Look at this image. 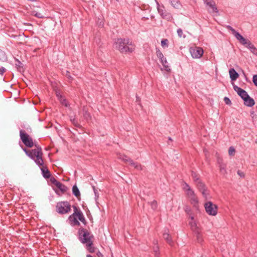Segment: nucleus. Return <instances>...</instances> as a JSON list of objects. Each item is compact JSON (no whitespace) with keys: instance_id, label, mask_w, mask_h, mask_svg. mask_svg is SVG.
Here are the masks:
<instances>
[{"instance_id":"nucleus-1","label":"nucleus","mask_w":257,"mask_h":257,"mask_svg":"<svg viewBox=\"0 0 257 257\" xmlns=\"http://www.w3.org/2000/svg\"><path fill=\"white\" fill-rule=\"evenodd\" d=\"M114 48L121 53H131L134 52L136 46L128 39L119 38L114 44Z\"/></svg>"},{"instance_id":"nucleus-2","label":"nucleus","mask_w":257,"mask_h":257,"mask_svg":"<svg viewBox=\"0 0 257 257\" xmlns=\"http://www.w3.org/2000/svg\"><path fill=\"white\" fill-rule=\"evenodd\" d=\"M226 28L228 30L231 32L232 34L241 44L245 46L246 48L249 49L250 52L253 54L257 56V49L249 40L245 39L242 35H241L238 32H236L231 26H227Z\"/></svg>"},{"instance_id":"nucleus-3","label":"nucleus","mask_w":257,"mask_h":257,"mask_svg":"<svg viewBox=\"0 0 257 257\" xmlns=\"http://www.w3.org/2000/svg\"><path fill=\"white\" fill-rule=\"evenodd\" d=\"M26 154L39 166H42L43 164V152L40 147H37V149H33L31 151L23 149Z\"/></svg>"},{"instance_id":"nucleus-4","label":"nucleus","mask_w":257,"mask_h":257,"mask_svg":"<svg viewBox=\"0 0 257 257\" xmlns=\"http://www.w3.org/2000/svg\"><path fill=\"white\" fill-rule=\"evenodd\" d=\"M183 189L185 192L187 197L189 199L190 203L195 208H197L198 204V199L194 191L185 182L183 184Z\"/></svg>"},{"instance_id":"nucleus-5","label":"nucleus","mask_w":257,"mask_h":257,"mask_svg":"<svg viewBox=\"0 0 257 257\" xmlns=\"http://www.w3.org/2000/svg\"><path fill=\"white\" fill-rule=\"evenodd\" d=\"M20 136L21 140L24 145L29 148H32L34 146V143L32 139L24 130L20 131Z\"/></svg>"},{"instance_id":"nucleus-6","label":"nucleus","mask_w":257,"mask_h":257,"mask_svg":"<svg viewBox=\"0 0 257 257\" xmlns=\"http://www.w3.org/2000/svg\"><path fill=\"white\" fill-rule=\"evenodd\" d=\"M56 208L59 213L65 214L71 211V205L68 202H60L57 203Z\"/></svg>"},{"instance_id":"nucleus-7","label":"nucleus","mask_w":257,"mask_h":257,"mask_svg":"<svg viewBox=\"0 0 257 257\" xmlns=\"http://www.w3.org/2000/svg\"><path fill=\"white\" fill-rule=\"evenodd\" d=\"M206 212L209 215L215 216L217 213V206L210 201H208L204 204Z\"/></svg>"},{"instance_id":"nucleus-8","label":"nucleus","mask_w":257,"mask_h":257,"mask_svg":"<svg viewBox=\"0 0 257 257\" xmlns=\"http://www.w3.org/2000/svg\"><path fill=\"white\" fill-rule=\"evenodd\" d=\"M192 57L194 59L200 58L204 52L203 49L199 47L194 46L189 49Z\"/></svg>"},{"instance_id":"nucleus-9","label":"nucleus","mask_w":257,"mask_h":257,"mask_svg":"<svg viewBox=\"0 0 257 257\" xmlns=\"http://www.w3.org/2000/svg\"><path fill=\"white\" fill-rule=\"evenodd\" d=\"M73 208L74 209V213L72 214V215L75 216L80 221L85 224L86 220L81 210L79 209L76 206H73Z\"/></svg>"},{"instance_id":"nucleus-10","label":"nucleus","mask_w":257,"mask_h":257,"mask_svg":"<svg viewBox=\"0 0 257 257\" xmlns=\"http://www.w3.org/2000/svg\"><path fill=\"white\" fill-rule=\"evenodd\" d=\"M205 4L209 7L208 11L209 13H218V10L216 6L215 3L213 0H206Z\"/></svg>"},{"instance_id":"nucleus-11","label":"nucleus","mask_w":257,"mask_h":257,"mask_svg":"<svg viewBox=\"0 0 257 257\" xmlns=\"http://www.w3.org/2000/svg\"><path fill=\"white\" fill-rule=\"evenodd\" d=\"M233 89L243 100L249 96L245 90L236 85H233Z\"/></svg>"},{"instance_id":"nucleus-12","label":"nucleus","mask_w":257,"mask_h":257,"mask_svg":"<svg viewBox=\"0 0 257 257\" xmlns=\"http://www.w3.org/2000/svg\"><path fill=\"white\" fill-rule=\"evenodd\" d=\"M82 232H84L83 235L82 242L85 243L86 244L89 243H91L92 242V235H91L90 233L86 230H82Z\"/></svg>"},{"instance_id":"nucleus-13","label":"nucleus","mask_w":257,"mask_h":257,"mask_svg":"<svg viewBox=\"0 0 257 257\" xmlns=\"http://www.w3.org/2000/svg\"><path fill=\"white\" fill-rule=\"evenodd\" d=\"M189 223L190 225L191 229L193 231H196V230H199L198 227L197 226V224L194 221V217L193 216H190L189 217Z\"/></svg>"},{"instance_id":"nucleus-14","label":"nucleus","mask_w":257,"mask_h":257,"mask_svg":"<svg viewBox=\"0 0 257 257\" xmlns=\"http://www.w3.org/2000/svg\"><path fill=\"white\" fill-rule=\"evenodd\" d=\"M230 78L232 81L236 80L239 76L238 74L233 69L231 68L229 70Z\"/></svg>"},{"instance_id":"nucleus-15","label":"nucleus","mask_w":257,"mask_h":257,"mask_svg":"<svg viewBox=\"0 0 257 257\" xmlns=\"http://www.w3.org/2000/svg\"><path fill=\"white\" fill-rule=\"evenodd\" d=\"M39 167H40L41 170L43 173L44 177H45V178H49L50 177L51 174L50 171L48 170L47 168L44 166V164H43L42 166Z\"/></svg>"},{"instance_id":"nucleus-16","label":"nucleus","mask_w":257,"mask_h":257,"mask_svg":"<svg viewBox=\"0 0 257 257\" xmlns=\"http://www.w3.org/2000/svg\"><path fill=\"white\" fill-rule=\"evenodd\" d=\"M128 164L138 170H143V167L140 164L134 162L132 159L128 160Z\"/></svg>"},{"instance_id":"nucleus-17","label":"nucleus","mask_w":257,"mask_h":257,"mask_svg":"<svg viewBox=\"0 0 257 257\" xmlns=\"http://www.w3.org/2000/svg\"><path fill=\"white\" fill-rule=\"evenodd\" d=\"M55 186L61 191L62 193H65L67 190V187L59 181H55Z\"/></svg>"},{"instance_id":"nucleus-18","label":"nucleus","mask_w":257,"mask_h":257,"mask_svg":"<svg viewBox=\"0 0 257 257\" xmlns=\"http://www.w3.org/2000/svg\"><path fill=\"white\" fill-rule=\"evenodd\" d=\"M244 103L245 105L251 107L254 104V101L249 96H248L247 98L244 100Z\"/></svg>"},{"instance_id":"nucleus-19","label":"nucleus","mask_w":257,"mask_h":257,"mask_svg":"<svg viewBox=\"0 0 257 257\" xmlns=\"http://www.w3.org/2000/svg\"><path fill=\"white\" fill-rule=\"evenodd\" d=\"M117 157L119 159L121 160L122 161H123L124 162H125L126 163H128V160L131 159L130 158H128V157H127L126 156H125L123 154H121L120 153L117 154Z\"/></svg>"},{"instance_id":"nucleus-20","label":"nucleus","mask_w":257,"mask_h":257,"mask_svg":"<svg viewBox=\"0 0 257 257\" xmlns=\"http://www.w3.org/2000/svg\"><path fill=\"white\" fill-rule=\"evenodd\" d=\"M69 219L70 221L72 222V224H73V225H79L80 224V223L77 220V218L72 214L69 216Z\"/></svg>"},{"instance_id":"nucleus-21","label":"nucleus","mask_w":257,"mask_h":257,"mask_svg":"<svg viewBox=\"0 0 257 257\" xmlns=\"http://www.w3.org/2000/svg\"><path fill=\"white\" fill-rule=\"evenodd\" d=\"M163 238L164 239H165L167 242L170 245H172V241L170 238L169 234L168 233V232H164L163 233Z\"/></svg>"},{"instance_id":"nucleus-22","label":"nucleus","mask_w":257,"mask_h":257,"mask_svg":"<svg viewBox=\"0 0 257 257\" xmlns=\"http://www.w3.org/2000/svg\"><path fill=\"white\" fill-rule=\"evenodd\" d=\"M161 62L162 65L164 66L165 70L167 71H170V67L168 65V62H167L166 59L165 58H164V59L161 60Z\"/></svg>"},{"instance_id":"nucleus-23","label":"nucleus","mask_w":257,"mask_h":257,"mask_svg":"<svg viewBox=\"0 0 257 257\" xmlns=\"http://www.w3.org/2000/svg\"><path fill=\"white\" fill-rule=\"evenodd\" d=\"M72 192H73V194L76 197L78 198L79 197H80V193L79 190L76 185H74L73 186Z\"/></svg>"},{"instance_id":"nucleus-24","label":"nucleus","mask_w":257,"mask_h":257,"mask_svg":"<svg viewBox=\"0 0 257 257\" xmlns=\"http://www.w3.org/2000/svg\"><path fill=\"white\" fill-rule=\"evenodd\" d=\"M197 186L200 192L206 189L204 185L200 181L197 182Z\"/></svg>"},{"instance_id":"nucleus-25","label":"nucleus","mask_w":257,"mask_h":257,"mask_svg":"<svg viewBox=\"0 0 257 257\" xmlns=\"http://www.w3.org/2000/svg\"><path fill=\"white\" fill-rule=\"evenodd\" d=\"M86 245L87 248L90 252L93 253L95 251V248L93 246V242H91V243H89L88 244H86Z\"/></svg>"},{"instance_id":"nucleus-26","label":"nucleus","mask_w":257,"mask_h":257,"mask_svg":"<svg viewBox=\"0 0 257 257\" xmlns=\"http://www.w3.org/2000/svg\"><path fill=\"white\" fill-rule=\"evenodd\" d=\"M219 170L220 172L223 174L226 173V171L225 170L226 165L223 163H219Z\"/></svg>"},{"instance_id":"nucleus-27","label":"nucleus","mask_w":257,"mask_h":257,"mask_svg":"<svg viewBox=\"0 0 257 257\" xmlns=\"http://www.w3.org/2000/svg\"><path fill=\"white\" fill-rule=\"evenodd\" d=\"M170 1L171 5L175 8H178L180 7V4L178 0H170Z\"/></svg>"},{"instance_id":"nucleus-28","label":"nucleus","mask_w":257,"mask_h":257,"mask_svg":"<svg viewBox=\"0 0 257 257\" xmlns=\"http://www.w3.org/2000/svg\"><path fill=\"white\" fill-rule=\"evenodd\" d=\"M195 234H196V238L197 239V241L199 242H201L202 241L203 239H202V236L201 235V234H200L199 233V230H196V231H194Z\"/></svg>"},{"instance_id":"nucleus-29","label":"nucleus","mask_w":257,"mask_h":257,"mask_svg":"<svg viewBox=\"0 0 257 257\" xmlns=\"http://www.w3.org/2000/svg\"><path fill=\"white\" fill-rule=\"evenodd\" d=\"M168 43H169V41H168V39H163L161 41V46L163 48H167L168 47Z\"/></svg>"},{"instance_id":"nucleus-30","label":"nucleus","mask_w":257,"mask_h":257,"mask_svg":"<svg viewBox=\"0 0 257 257\" xmlns=\"http://www.w3.org/2000/svg\"><path fill=\"white\" fill-rule=\"evenodd\" d=\"M235 150L233 147H230L228 150V154L230 156H234L235 154Z\"/></svg>"},{"instance_id":"nucleus-31","label":"nucleus","mask_w":257,"mask_h":257,"mask_svg":"<svg viewBox=\"0 0 257 257\" xmlns=\"http://www.w3.org/2000/svg\"><path fill=\"white\" fill-rule=\"evenodd\" d=\"M32 15L38 17V18H44V16L40 13H37L36 12V11H33L32 13Z\"/></svg>"},{"instance_id":"nucleus-32","label":"nucleus","mask_w":257,"mask_h":257,"mask_svg":"<svg viewBox=\"0 0 257 257\" xmlns=\"http://www.w3.org/2000/svg\"><path fill=\"white\" fill-rule=\"evenodd\" d=\"M202 194V196H203V197L205 199H207L208 198V191L205 189V190H203L202 192H201Z\"/></svg>"},{"instance_id":"nucleus-33","label":"nucleus","mask_w":257,"mask_h":257,"mask_svg":"<svg viewBox=\"0 0 257 257\" xmlns=\"http://www.w3.org/2000/svg\"><path fill=\"white\" fill-rule=\"evenodd\" d=\"M151 206L153 209L155 210L157 208V203L156 200H154L151 202Z\"/></svg>"},{"instance_id":"nucleus-34","label":"nucleus","mask_w":257,"mask_h":257,"mask_svg":"<svg viewBox=\"0 0 257 257\" xmlns=\"http://www.w3.org/2000/svg\"><path fill=\"white\" fill-rule=\"evenodd\" d=\"M157 55L158 57L161 60L164 59V58L163 54L159 50L157 51Z\"/></svg>"},{"instance_id":"nucleus-35","label":"nucleus","mask_w":257,"mask_h":257,"mask_svg":"<svg viewBox=\"0 0 257 257\" xmlns=\"http://www.w3.org/2000/svg\"><path fill=\"white\" fill-rule=\"evenodd\" d=\"M70 120L75 126L80 127V124L78 123L77 121L75 118H71Z\"/></svg>"},{"instance_id":"nucleus-36","label":"nucleus","mask_w":257,"mask_h":257,"mask_svg":"<svg viewBox=\"0 0 257 257\" xmlns=\"http://www.w3.org/2000/svg\"><path fill=\"white\" fill-rule=\"evenodd\" d=\"M154 253H155V255L156 257H158L159 255V247L158 246H156L154 248Z\"/></svg>"},{"instance_id":"nucleus-37","label":"nucleus","mask_w":257,"mask_h":257,"mask_svg":"<svg viewBox=\"0 0 257 257\" xmlns=\"http://www.w3.org/2000/svg\"><path fill=\"white\" fill-rule=\"evenodd\" d=\"M177 34L178 36L180 38H181L182 37H183L184 38L185 37V36H183V31L181 29H179L177 30Z\"/></svg>"},{"instance_id":"nucleus-38","label":"nucleus","mask_w":257,"mask_h":257,"mask_svg":"<svg viewBox=\"0 0 257 257\" xmlns=\"http://www.w3.org/2000/svg\"><path fill=\"white\" fill-rule=\"evenodd\" d=\"M192 176L194 180L195 181H196V182H197L198 181H199V179H198V177L197 175H196V174L195 173H192Z\"/></svg>"},{"instance_id":"nucleus-39","label":"nucleus","mask_w":257,"mask_h":257,"mask_svg":"<svg viewBox=\"0 0 257 257\" xmlns=\"http://www.w3.org/2000/svg\"><path fill=\"white\" fill-rule=\"evenodd\" d=\"M224 101L226 104L230 105L231 103L230 100L227 97L224 98Z\"/></svg>"},{"instance_id":"nucleus-40","label":"nucleus","mask_w":257,"mask_h":257,"mask_svg":"<svg viewBox=\"0 0 257 257\" xmlns=\"http://www.w3.org/2000/svg\"><path fill=\"white\" fill-rule=\"evenodd\" d=\"M252 81L254 84L257 86V75H254L253 76Z\"/></svg>"},{"instance_id":"nucleus-41","label":"nucleus","mask_w":257,"mask_h":257,"mask_svg":"<svg viewBox=\"0 0 257 257\" xmlns=\"http://www.w3.org/2000/svg\"><path fill=\"white\" fill-rule=\"evenodd\" d=\"M159 12L160 13L161 15L162 16V17L163 18H166L167 19V18H168V17H169V14H166L164 15V13H161L160 10H159Z\"/></svg>"},{"instance_id":"nucleus-42","label":"nucleus","mask_w":257,"mask_h":257,"mask_svg":"<svg viewBox=\"0 0 257 257\" xmlns=\"http://www.w3.org/2000/svg\"><path fill=\"white\" fill-rule=\"evenodd\" d=\"M84 117L85 119L88 120L90 117V114L87 112H85V113L84 114Z\"/></svg>"},{"instance_id":"nucleus-43","label":"nucleus","mask_w":257,"mask_h":257,"mask_svg":"<svg viewBox=\"0 0 257 257\" xmlns=\"http://www.w3.org/2000/svg\"><path fill=\"white\" fill-rule=\"evenodd\" d=\"M6 71V69L4 67L0 68V74L3 75Z\"/></svg>"},{"instance_id":"nucleus-44","label":"nucleus","mask_w":257,"mask_h":257,"mask_svg":"<svg viewBox=\"0 0 257 257\" xmlns=\"http://www.w3.org/2000/svg\"><path fill=\"white\" fill-rule=\"evenodd\" d=\"M66 76L70 80H72V77L70 75V73L69 71H66Z\"/></svg>"},{"instance_id":"nucleus-45","label":"nucleus","mask_w":257,"mask_h":257,"mask_svg":"<svg viewBox=\"0 0 257 257\" xmlns=\"http://www.w3.org/2000/svg\"><path fill=\"white\" fill-rule=\"evenodd\" d=\"M237 174L241 177H244V174L242 172H241L240 171H237Z\"/></svg>"},{"instance_id":"nucleus-46","label":"nucleus","mask_w":257,"mask_h":257,"mask_svg":"<svg viewBox=\"0 0 257 257\" xmlns=\"http://www.w3.org/2000/svg\"><path fill=\"white\" fill-rule=\"evenodd\" d=\"M97 255L98 256V257H103V255H102V254L100 252V251H98L97 252Z\"/></svg>"},{"instance_id":"nucleus-47","label":"nucleus","mask_w":257,"mask_h":257,"mask_svg":"<svg viewBox=\"0 0 257 257\" xmlns=\"http://www.w3.org/2000/svg\"><path fill=\"white\" fill-rule=\"evenodd\" d=\"M51 181L55 185V181H57L54 178L51 179Z\"/></svg>"},{"instance_id":"nucleus-48","label":"nucleus","mask_w":257,"mask_h":257,"mask_svg":"<svg viewBox=\"0 0 257 257\" xmlns=\"http://www.w3.org/2000/svg\"><path fill=\"white\" fill-rule=\"evenodd\" d=\"M63 101H64V102H62V103L63 104H64L65 106H67V103H66V102H65V101H65V99H64V100H63Z\"/></svg>"},{"instance_id":"nucleus-49","label":"nucleus","mask_w":257,"mask_h":257,"mask_svg":"<svg viewBox=\"0 0 257 257\" xmlns=\"http://www.w3.org/2000/svg\"><path fill=\"white\" fill-rule=\"evenodd\" d=\"M153 243H154V244H157V243H158V241H157V240H154L153 241Z\"/></svg>"},{"instance_id":"nucleus-50","label":"nucleus","mask_w":257,"mask_h":257,"mask_svg":"<svg viewBox=\"0 0 257 257\" xmlns=\"http://www.w3.org/2000/svg\"><path fill=\"white\" fill-rule=\"evenodd\" d=\"M99 25H100V26H101V27H103V23H102L101 24V22H100V23Z\"/></svg>"},{"instance_id":"nucleus-51","label":"nucleus","mask_w":257,"mask_h":257,"mask_svg":"<svg viewBox=\"0 0 257 257\" xmlns=\"http://www.w3.org/2000/svg\"><path fill=\"white\" fill-rule=\"evenodd\" d=\"M86 257H93V256L90 254H88L86 255Z\"/></svg>"},{"instance_id":"nucleus-52","label":"nucleus","mask_w":257,"mask_h":257,"mask_svg":"<svg viewBox=\"0 0 257 257\" xmlns=\"http://www.w3.org/2000/svg\"><path fill=\"white\" fill-rule=\"evenodd\" d=\"M94 191L95 195H96V190L94 189Z\"/></svg>"},{"instance_id":"nucleus-53","label":"nucleus","mask_w":257,"mask_h":257,"mask_svg":"<svg viewBox=\"0 0 257 257\" xmlns=\"http://www.w3.org/2000/svg\"><path fill=\"white\" fill-rule=\"evenodd\" d=\"M137 100H139V98L137 97Z\"/></svg>"}]
</instances>
